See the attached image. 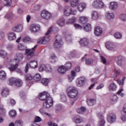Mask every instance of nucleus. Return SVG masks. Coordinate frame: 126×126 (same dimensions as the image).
Masks as SVG:
<instances>
[{
    "label": "nucleus",
    "mask_w": 126,
    "mask_h": 126,
    "mask_svg": "<svg viewBox=\"0 0 126 126\" xmlns=\"http://www.w3.org/2000/svg\"><path fill=\"white\" fill-rule=\"evenodd\" d=\"M38 47V45H35L34 47L32 48V49H28L25 51L26 54L28 57H32L34 55L33 51H35Z\"/></svg>",
    "instance_id": "10"
},
{
    "label": "nucleus",
    "mask_w": 126,
    "mask_h": 126,
    "mask_svg": "<svg viewBox=\"0 0 126 126\" xmlns=\"http://www.w3.org/2000/svg\"><path fill=\"white\" fill-rule=\"evenodd\" d=\"M74 26L75 27V28L76 29H80L81 30L82 29V28H83L82 27V26H80V25L78 24H74Z\"/></svg>",
    "instance_id": "60"
},
{
    "label": "nucleus",
    "mask_w": 126,
    "mask_h": 126,
    "mask_svg": "<svg viewBox=\"0 0 126 126\" xmlns=\"http://www.w3.org/2000/svg\"><path fill=\"white\" fill-rule=\"evenodd\" d=\"M41 75L39 73L35 74L33 76V80H34V81H40L41 80Z\"/></svg>",
    "instance_id": "34"
},
{
    "label": "nucleus",
    "mask_w": 126,
    "mask_h": 126,
    "mask_svg": "<svg viewBox=\"0 0 126 126\" xmlns=\"http://www.w3.org/2000/svg\"><path fill=\"white\" fill-rule=\"evenodd\" d=\"M79 43L82 47H87L89 45V40L87 38H81Z\"/></svg>",
    "instance_id": "14"
},
{
    "label": "nucleus",
    "mask_w": 126,
    "mask_h": 126,
    "mask_svg": "<svg viewBox=\"0 0 126 126\" xmlns=\"http://www.w3.org/2000/svg\"><path fill=\"white\" fill-rule=\"evenodd\" d=\"M41 16L43 19H46V20H50L52 17V14L46 10H43L41 12Z\"/></svg>",
    "instance_id": "8"
},
{
    "label": "nucleus",
    "mask_w": 126,
    "mask_h": 126,
    "mask_svg": "<svg viewBox=\"0 0 126 126\" xmlns=\"http://www.w3.org/2000/svg\"><path fill=\"white\" fill-rule=\"evenodd\" d=\"M9 94V90L7 88H4L2 89L1 95L2 97H6Z\"/></svg>",
    "instance_id": "25"
},
{
    "label": "nucleus",
    "mask_w": 126,
    "mask_h": 126,
    "mask_svg": "<svg viewBox=\"0 0 126 126\" xmlns=\"http://www.w3.org/2000/svg\"><path fill=\"white\" fill-rule=\"evenodd\" d=\"M85 8H86V4L85 3H80L77 7V9L80 12H82Z\"/></svg>",
    "instance_id": "23"
},
{
    "label": "nucleus",
    "mask_w": 126,
    "mask_h": 126,
    "mask_svg": "<svg viewBox=\"0 0 126 126\" xmlns=\"http://www.w3.org/2000/svg\"><path fill=\"white\" fill-rule=\"evenodd\" d=\"M23 122L21 120H17L15 123V126H22Z\"/></svg>",
    "instance_id": "47"
},
{
    "label": "nucleus",
    "mask_w": 126,
    "mask_h": 126,
    "mask_svg": "<svg viewBox=\"0 0 126 126\" xmlns=\"http://www.w3.org/2000/svg\"><path fill=\"white\" fill-rule=\"evenodd\" d=\"M114 36L116 39H122V33L120 32H116L114 33Z\"/></svg>",
    "instance_id": "45"
},
{
    "label": "nucleus",
    "mask_w": 126,
    "mask_h": 126,
    "mask_svg": "<svg viewBox=\"0 0 126 126\" xmlns=\"http://www.w3.org/2000/svg\"><path fill=\"white\" fill-rule=\"evenodd\" d=\"M30 41H31V38H30V37H26L23 39V42H24L25 43H26L27 42H30Z\"/></svg>",
    "instance_id": "63"
},
{
    "label": "nucleus",
    "mask_w": 126,
    "mask_h": 126,
    "mask_svg": "<svg viewBox=\"0 0 126 126\" xmlns=\"http://www.w3.org/2000/svg\"><path fill=\"white\" fill-rule=\"evenodd\" d=\"M29 30L32 33H37L41 30V26L37 24H32L30 26Z\"/></svg>",
    "instance_id": "6"
},
{
    "label": "nucleus",
    "mask_w": 126,
    "mask_h": 126,
    "mask_svg": "<svg viewBox=\"0 0 126 126\" xmlns=\"http://www.w3.org/2000/svg\"><path fill=\"white\" fill-rule=\"evenodd\" d=\"M88 19H89L88 17L81 16L79 17V21L81 23H85V22H87V21L88 20Z\"/></svg>",
    "instance_id": "30"
},
{
    "label": "nucleus",
    "mask_w": 126,
    "mask_h": 126,
    "mask_svg": "<svg viewBox=\"0 0 126 126\" xmlns=\"http://www.w3.org/2000/svg\"><path fill=\"white\" fill-rule=\"evenodd\" d=\"M46 65L44 64H41L39 68V71H44V70H46Z\"/></svg>",
    "instance_id": "51"
},
{
    "label": "nucleus",
    "mask_w": 126,
    "mask_h": 126,
    "mask_svg": "<svg viewBox=\"0 0 126 126\" xmlns=\"http://www.w3.org/2000/svg\"><path fill=\"white\" fill-rule=\"evenodd\" d=\"M108 8L110 10H116L118 8V3L115 1H111L109 2Z\"/></svg>",
    "instance_id": "15"
},
{
    "label": "nucleus",
    "mask_w": 126,
    "mask_h": 126,
    "mask_svg": "<svg viewBox=\"0 0 126 126\" xmlns=\"http://www.w3.org/2000/svg\"><path fill=\"white\" fill-rule=\"evenodd\" d=\"M33 76L31 74H27L25 75V80L26 81H31V80H33Z\"/></svg>",
    "instance_id": "31"
},
{
    "label": "nucleus",
    "mask_w": 126,
    "mask_h": 126,
    "mask_svg": "<svg viewBox=\"0 0 126 126\" xmlns=\"http://www.w3.org/2000/svg\"><path fill=\"white\" fill-rule=\"evenodd\" d=\"M109 90L114 91L117 89V85L115 83H112L109 87Z\"/></svg>",
    "instance_id": "42"
},
{
    "label": "nucleus",
    "mask_w": 126,
    "mask_h": 126,
    "mask_svg": "<svg viewBox=\"0 0 126 126\" xmlns=\"http://www.w3.org/2000/svg\"><path fill=\"white\" fill-rule=\"evenodd\" d=\"M29 64L31 68H37L38 67V61L36 60L31 61Z\"/></svg>",
    "instance_id": "20"
},
{
    "label": "nucleus",
    "mask_w": 126,
    "mask_h": 126,
    "mask_svg": "<svg viewBox=\"0 0 126 126\" xmlns=\"http://www.w3.org/2000/svg\"><path fill=\"white\" fill-rule=\"evenodd\" d=\"M18 67V64L16 63L15 64H11L8 67V68L10 71H13L15 70L16 68Z\"/></svg>",
    "instance_id": "33"
},
{
    "label": "nucleus",
    "mask_w": 126,
    "mask_h": 126,
    "mask_svg": "<svg viewBox=\"0 0 126 126\" xmlns=\"http://www.w3.org/2000/svg\"><path fill=\"white\" fill-rule=\"evenodd\" d=\"M71 7L65 6L63 10V14L65 16H70Z\"/></svg>",
    "instance_id": "21"
},
{
    "label": "nucleus",
    "mask_w": 126,
    "mask_h": 126,
    "mask_svg": "<svg viewBox=\"0 0 126 126\" xmlns=\"http://www.w3.org/2000/svg\"><path fill=\"white\" fill-rule=\"evenodd\" d=\"M65 65L67 70V69H70V68H71V66H72V63L70 62H67L66 63Z\"/></svg>",
    "instance_id": "43"
},
{
    "label": "nucleus",
    "mask_w": 126,
    "mask_h": 126,
    "mask_svg": "<svg viewBox=\"0 0 126 126\" xmlns=\"http://www.w3.org/2000/svg\"><path fill=\"white\" fill-rule=\"evenodd\" d=\"M76 21H77V19H76V18L74 17V18H72L71 19H69L67 22V24H73V23H75V22H76Z\"/></svg>",
    "instance_id": "40"
},
{
    "label": "nucleus",
    "mask_w": 126,
    "mask_h": 126,
    "mask_svg": "<svg viewBox=\"0 0 126 126\" xmlns=\"http://www.w3.org/2000/svg\"><path fill=\"white\" fill-rule=\"evenodd\" d=\"M55 30V28L54 27H52L49 28L47 32L45 33L46 36L40 37L38 39L37 43L38 44H42L43 45H46V44H48L49 42H50V36H48L52 34L53 31Z\"/></svg>",
    "instance_id": "2"
},
{
    "label": "nucleus",
    "mask_w": 126,
    "mask_h": 126,
    "mask_svg": "<svg viewBox=\"0 0 126 126\" xmlns=\"http://www.w3.org/2000/svg\"><path fill=\"white\" fill-rule=\"evenodd\" d=\"M111 102H112V103H115L116 102H117V101H118V96L115 95H113L111 97Z\"/></svg>",
    "instance_id": "53"
},
{
    "label": "nucleus",
    "mask_w": 126,
    "mask_h": 126,
    "mask_svg": "<svg viewBox=\"0 0 126 126\" xmlns=\"http://www.w3.org/2000/svg\"><path fill=\"white\" fill-rule=\"evenodd\" d=\"M96 116L100 120L104 119V116H103V114L101 112H97L96 113Z\"/></svg>",
    "instance_id": "55"
},
{
    "label": "nucleus",
    "mask_w": 126,
    "mask_h": 126,
    "mask_svg": "<svg viewBox=\"0 0 126 126\" xmlns=\"http://www.w3.org/2000/svg\"><path fill=\"white\" fill-rule=\"evenodd\" d=\"M9 116L12 118H14L16 116V111L14 110H11L9 112Z\"/></svg>",
    "instance_id": "46"
},
{
    "label": "nucleus",
    "mask_w": 126,
    "mask_h": 126,
    "mask_svg": "<svg viewBox=\"0 0 126 126\" xmlns=\"http://www.w3.org/2000/svg\"><path fill=\"white\" fill-rule=\"evenodd\" d=\"M75 76H76V73L73 70L71 71L70 74L68 75L67 77L68 82H72V81L74 79Z\"/></svg>",
    "instance_id": "18"
},
{
    "label": "nucleus",
    "mask_w": 126,
    "mask_h": 126,
    "mask_svg": "<svg viewBox=\"0 0 126 126\" xmlns=\"http://www.w3.org/2000/svg\"><path fill=\"white\" fill-rule=\"evenodd\" d=\"M95 103H96V99H91L87 101V103L89 106H93Z\"/></svg>",
    "instance_id": "39"
},
{
    "label": "nucleus",
    "mask_w": 126,
    "mask_h": 126,
    "mask_svg": "<svg viewBox=\"0 0 126 126\" xmlns=\"http://www.w3.org/2000/svg\"><path fill=\"white\" fill-rule=\"evenodd\" d=\"M120 19H121V20H123V21H126V13L122 14L120 16Z\"/></svg>",
    "instance_id": "58"
},
{
    "label": "nucleus",
    "mask_w": 126,
    "mask_h": 126,
    "mask_svg": "<svg viewBox=\"0 0 126 126\" xmlns=\"http://www.w3.org/2000/svg\"><path fill=\"white\" fill-rule=\"evenodd\" d=\"M18 49L20 51H24V50H26V46L23 45L22 44H20L18 45Z\"/></svg>",
    "instance_id": "48"
},
{
    "label": "nucleus",
    "mask_w": 126,
    "mask_h": 126,
    "mask_svg": "<svg viewBox=\"0 0 126 126\" xmlns=\"http://www.w3.org/2000/svg\"><path fill=\"white\" fill-rule=\"evenodd\" d=\"M94 35L95 36H100L102 34V28L97 27L94 29Z\"/></svg>",
    "instance_id": "26"
},
{
    "label": "nucleus",
    "mask_w": 126,
    "mask_h": 126,
    "mask_svg": "<svg viewBox=\"0 0 126 126\" xmlns=\"http://www.w3.org/2000/svg\"><path fill=\"white\" fill-rule=\"evenodd\" d=\"M5 36V33L3 32H0V40H2L4 39V37Z\"/></svg>",
    "instance_id": "56"
},
{
    "label": "nucleus",
    "mask_w": 126,
    "mask_h": 126,
    "mask_svg": "<svg viewBox=\"0 0 126 126\" xmlns=\"http://www.w3.org/2000/svg\"><path fill=\"white\" fill-rule=\"evenodd\" d=\"M115 61L116 63L121 66L125 63V58L123 56H119L116 58Z\"/></svg>",
    "instance_id": "13"
},
{
    "label": "nucleus",
    "mask_w": 126,
    "mask_h": 126,
    "mask_svg": "<svg viewBox=\"0 0 126 126\" xmlns=\"http://www.w3.org/2000/svg\"><path fill=\"white\" fill-rule=\"evenodd\" d=\"M49 82H50V80L47 78H43L41 80V83L44 86H47L48 84H49Z\"/></svg>",
    "instance_id": "36"
},
{
    "label": "nucleus",
    "mask_w": 126,
    "mask_h": 126,
    "mask_svg": "<svg viewBox=\"0 0 126 126\" xmlns=\"http://www.w3.org/2000/svg\"><path fill=\"white\" fill-rule=\"evenodd\" d=\"M23 84V82L20 79H16L15 85L16 87H20Z\"/></svg>",
    "instance_id": "28"
},
{
    "label": "nucleus",
    "mask_w": 126,
    "mask_h": 126,
    "mask_svg": "<svg viewBox=\"0 0 126 126\" xmlns=\"http://www.w3.org/2000/svg\"><path fill=\"white\" fill-rule=\"evenodd\" d=\"M107 50H110V51H112V50H115L117 46L115 45V43L108 41L105 44Z\"/></svg>",
    "instance_id": "11"
},
{
    "label": "nucleus",
    "mask_w": 126,
    "mask_h": 126,
    "mask_svg": "<svg viewBox=\"0 0 126 126\" xmlns=\"http://www.w3.org/2000/svg\"><path fill=\"white\" fill-rule=\"evenodd\" d=\"M53 46L55 49H60V48H62L63 46L62 36L58 35L56 36L55 41Z\"/></svg>",
    "instance_id": "4"
},
{
    "label": "nucleus",
    "mask_w": 126,
    "mask_h": 126,
    "mask_svg": "<svg viewBox=\"0 0 126 126\" xmlns=\"http://www.w3.org/2000/svg\"><path fill=\"white\" fill-rule=\"evenodd\" d=\"M66 92L70 98H77V96H78V91L76 88L73 86L68 87L66 89Z\"/></svg>",
    "instance_id": "3"
},
{
    "label": "nucleus",
    "mask_w": 126,
    "mask_h": 126,
    "mask_svg": "<svg viewBox=\"0 0 126 126\" xmlns=\"http://www.w3.org/2000/svg\"><path fill=\"white\" fill-rule=\"evenodd\" d=\"M64 22H65L64 19L61 18L58 21L57 23L58 25H59L61 27H63V26H64Z\"/></svg>",
    "instance_id": "35"
},
{
    "label": "nucleus",
    "mask_w": 126,
    "mask_h": 126,
    "mask_svg": "<svg viewBox=\"0 0 126 126\" xmlns=\"http://www.w3.org/2000/svg\"><path fill=\"white\" fill-rule=\"evenodd\" d=\"M125 78H122V80H121L120 79H118L117 81V83H118L119 85H124V82H125Z\"/></svg>",
    "instance_id": "54"
},
{
    "label": "nucleus",
    "mask_w": 126,
    "mask_h": 126,
    "mask_svg": "<svg viewBox=\"0 0 126 126\" xmlns=\"http://www.w3.org/2000/svg\"><path fill=\"white\" fill-rule=\"evenodd\" d=\"M13 16V15L12 14V13H9L5 16V17L6 18H7V19H11Z\"/></svg>",
    "instance_id": "61"
},
{
    "label": "nucleus",
    "mask_w": 126,
    "mask_h": 126,
    "mask_svg": "<svg viewBox=\"0 0 126 126\" xmlns=\"http://www.w3.org/2000/svg\"><path fill=\"white\" fill-rule=\"evenodd\" d=\"M100 17L99 13L96 11H93L92 12V19L93 20H97Z\"/></svg>",
    "instance_id": "22"
},
{
    "label": "nucleus",
    "mask_w": 126,
    "mask_h": 126,
    "mask_svg": "<svg viewBox=\"0 0 126 126\" xmlns=\"http://www.w3.org/2000/svg\"><path fill=\"white\" fill-rule=\"evenodd\" d=\"M75 123L76 124H81L83 122V118L79 116H77L74 118Z\"/></svg>",
    "instance_id": "27"
},
{
    "label": "nucleus",
    "mask_w": 126,
    "mask_h": 126,
    "mask_svg": "<svg viewBox=\"0 0 126 126\" xmlns=\"http://www.w3.org/2000/svg\"><path fill=\"white\" fill-rule=\"evenodd\" d=\"M92 5L94 8H96V9H101V8H103V7H105L104 2L99 0H95L94 1Z\"/></svg>",
    "instance_id": "5"
},
{
    "label": "nucleus",
    "mask_w": 126,
    "mask_h": 126,
    "mask_svg": "<svg viewBox=\"0 0 126 126\" xmlns=\"http://www.w3.org/2000/svg\"><path fill=\"white\" fill-rule=\"evenodd\" d=\"M86 111V108H85V107L83 106H82L80 108H78L77 109V112L79 114H83L84 112H85Z\"/></svg>",
    "instance_id": "37"
},
{
    "label": "nucleus",
    "mask_w": 126,
    "mask_h": 126,
    "mask_svg": "<svg viewBox=\"0 0 126 126\" xmlns=\"http://www.w3.org/2000/svg\"><path fill=\"white\" fill-rule=\"evenodd\" d=\"M23 58H24L23 54L18 53L15 55V58L11 61L10 63H19V62H21V61L23 60Z\"/></svg>",
    "instance_id": "7"
},
{
    "label": "nucleus",
    "mask_w": 126,
    "mask_h": 126,
    "mask_svg": "<svg viewBox=\"0 0 126 126\" xmlns=\"http://www.w3.org/2000/svg\"><path fill=\"white\" fill-rule=\"evenodd\" d=\"M85 83H86V79L84 77L78 78L76 81V84L79 87H82Z\"/></svg>",
    "instance_id": "9"
},
{
    "label": "nucleus",
    "mask_w": 126,
    "mask_h": 126,
    "mask_svg": "<svg viewBox=\"0 0 126 126\" xmlns=\"http://www.w3.org/2000/svg\"><path fill=\"white\" fill-rule=\"evenodd\" d=\"M41 121H42V119H41V117L39 116H36L35 118L34 123H39V122H41Z\"/></svg>",
    "instance_id": "59"
},
{
    "label": "nucleus",
    "mask_w": 126,
    "mask_h": 126,
    "mask_svg": "<svg viewBox=\"0 0 126 126\" xmlns=\"http://www.w3.org/2000/svg\"><path fill=\"white\" fill-rule=\"evenodd\" d=\"M124 91L123 89H121L119 90L118 92H117V94L119 95V96H121L122 97L125 96V94L123 93V92Z\"/></svg>",
    "instance_id": "49"
},
{
    "label": "nucleus",
    "mask_w": 126,
    "mask_h": 126,
    "mask_svg": "<svg viewBox=\"0 0 126 126\" xmlns=\"http://www.w3.org/2000/svg\"><path fill=\"white\" fill-rule=\"evenodd\" d=\"M79 3V0H72L70 2V4L72 7H75L78 5Z\"/></svg>",
    "instance_id": "29"
},
{
    "label": "nucleus",
    "mask_w": 126,
    "mask_h": 126,
    "mask_svg": "<svg viewBox=\"0 0 126 126\" xmlns=\"http://www.w3.org/2000/svg\"><path fill=\"white\" fill-rule=\"evenodd\" d=\"M0 56L1 58H6L7 56V52L4 50H0Z\"/></svg>",
    "instance_id": "38"
},
{
    "label": "nucleus",
    "mask_w": 126,
    "mask_h": 126,
    "mask_svg": "<svg viewBox=\"0 0 126 126\" xmlns=\"http://www.w3.org/2000/svg\"><path fill=\"white\" fill-rule=\"evenodd\" d=\"M45 70L47 71V72H52V71H53V68H52L50 65H46Z\"/></svg>",
    "instance_id": "50"
},
{
    "label": "nucleus",
    "mask_w": 126,
    "mask_h": 126,
    "mask_svg": "<svg viewBox=\"0 0 126 126\" xmlns=\"http://www.w3.org/2000/svg\"><path fill=\"white\" fill-rule=\"evenodd\" d=\"M100 59H101V63H104V64L106 63L107 60H106V58H105V57L103 56H100Z\"/></svg>",
    "instance_id": "62"
},
{
    "label": "nucleus",
    "mask_w": 126,
    "mask_h": 126,
    "mask_svg": "<svg viewBox=\"0 0 126 126\" xmlns=\"http://www.w3.org/2000/svg\"><path fill=\"white\" fill-rule=\"evenodd\" d=\"M39 98L41 101H44L43 107L44 108H51L53 106V98L47 92L41 93L39 95Z\"/></svg>",
    "instance_id": "1"
},
{
    "label": "nucleus",
    "mask_w": 126,
    "mask_h": 126,
    "mask_svg": "<svg viewBox=\"0 0 126 126\" xmlns=\"http://www.w3.org/2000/svg\"><path fill=\"white\" fill-rule=\"evenodd\" d=\"M87 64H91L93 63V60L92 59H87L86 61Z\"/></svg>",
    "instance_id": "64"
},
{
    "label": "nucleus",
    "mask_w": 126,
    "mask_h": 126,
    "mask_svg": "<svg viewBox=\"0 0 126 126\" xmlns=\"http://www.w3.org/2000/svg\"><path fill=\"white\" fill-rule=\"evenodd\" d=\"M7 38L9 41H14L16 39V34L13 32H9L7 34Z\"/></svg>",
    "instance_id": "19"
},
{
    "label": "nucleus",
    "mask_w": 126,
    "mask_h": 126,
    "mask_svg": "<svg viewBox=\"0 0 126 126\" xmlns=\"http://www.w3.org/2000/svg\"><path fill=\"white\" fill-rule=\"evenodd\" d=\"M66 67L64 65H61L59 66L57 69V71L59 74H64L66 72Z\"/></svg>",
    "instance_id": "17"
},
{
    "label": "nucleus",
    "mask_w": 126,
    "mask_h": 126,
    "mask_svg": "<svg viewBox=\"0 0 126 126\" xmlns=\"http://www.w3.org/2000/svg\"><path fill=\"white\" fill-rule=\"evenodd\" d=\"M117 120V116L114 113L110 114L107 117V121L110 124H112V123H115Z\"/></svg>",
    "instance_id": "12"
},
{
    "label": "nucleus",
    "mask_w": 126,
    "mask_h": 126,
    "mask_svg": "<svg viewBox=\"0 0 126 126\" xmlns=\"http://www.w3.org/2000/svg\"><path fill=\"white\" fill-rule=\"evenodd\" d=\"M77 13V10L76 9H72V8H71L70 12V15H76Z\"/></svg>",
    "instance_id": "52"
},
{
    "label": "nucleus",
    "mask_w": 126,
    "mask_h": 126,
    "mask_svg": "<svg viewBox=\"0 0 126 126\" xmlns=\"http://www.w3.org/2000/svg\"><path fill=\"white\" fill-rule=\"evenodd\" d=\"M15 81H16V79H15V78H10L9 79V83L10 85H13V84H15Z\"/></svg>",
    "instance_id": "44"
},
{
    "label": "nucleus",
    "mask_w": 126,
    "mask_h": 126,
    "mask_svg": "<svg viewBox=\"0 0 126 126\" xmlns=\"http://www.w3.org/2000/svg\"><path fill=\"white\" fill-rule=\"evenodd\" d=\"M6 78V73L4 71H0V79L4 80Z\"/></svg>",
    "instance_id": "32"
},
{
    "label": "nucleus",
    "mask_w": 126,
    "mask_h": 126,
    "mask_svg": "<svg viewBox=\"0 0 126 126\" xmlns=\"http://www.w3.org/2000/svg\"><path fill=\"white\" fill-rule=\"evenodd\" d=\"M105 126V120L104 119H101L98 123V126Z\"/></svg>",
    "instance_id": "57"
},
{
    "label": "nucleus",
    "mask_w": 126,
    "mask_h": 126,
    "mask_svg": "<svg viewBox=\"0 0 126 126\" xmlns=\"http://www.w3.org/2000/svg\"><path fill=\"white\" fill-rule=\"evenodd\" d=\"M14 31L16 32H21L22 30H23V25L21 24H19L16 26L15 27L13 28Z\"/></svg>",
    "instance_id": "24"
},
{
    "label": "nucleus",
    "mask_w": 126,
    "mask_h": 126,
    "mask_svg": "<svg viewBox=\"0 0 126 126\" xmlns=\"http://www.w3.org/2000/svg\"><path fill=\"white\" fill-rule=\"evenodd\" d=\"M84 29L85 31L89 32V31H90V30H91V25L89 24H86L85 26L84 27Z\"/></svg>",
    "instance_id": "41"
},
{
    "label": "nucleus",
    "mask_w": 126,
    "mask_h": 126,
    "mask_svg": "<svg viewBox=\"0 0 126 126\" xmlns=\"http://www.w3.org/2000/svg\"><path fill=\"white\" fill-rule=\"evenodd\" d=\"M105 17L107 20L115 19V14L113 12H107L105 14Z\"/></svg>",
    "instance_id": "16"
}]
</instances>
